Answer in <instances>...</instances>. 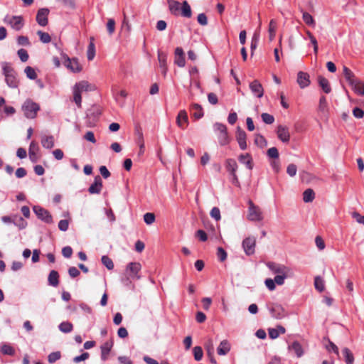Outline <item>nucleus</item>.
I'll return each instance as SVG.
<instances>
[{
  "mask_svg": "<svg viewBox=\"0 0 364 364\" xmlns=\"http://www.w3.org/2000/svg\"><path fill=\"white\" fill-rule=\"evenodd\" d=\"M38 36H39L40 41L43 43H48L51 41V38L48 33L38 31L37 32Z\"/></svg>",
  "mask_w": 364,
  "mask_h": 364,
  "instance_id": "a18cd8bd",
  "label": "nucleus"
},
{
  "mask_svg": "<svg viewBox=\"0 0 364 364\" xmlns=\"http://www.w3.org/2000/svg\"><path fill=\"white\" fill-rule=\"evenodd\" d=\"M215 132L217 134L219 144L225 146L229 144L230 139L228 136L227 127L221 123L216 122L213 125Z\"/></svg>",
  "mask_w": 364,
  "mask_h": 364,
  "instance_id": "20e7f679",
  "label": "nucleus"
},
{
  "mask_svg": "<svg viewBox=\"0 0 364 364\" xmlns=\"http://www.w3.org/2000/svg\"><path fill=\"white\" fill-rule=\"evenodd\" d=\"M267 154L269 158L278 159V157H279V151L276 147L269 148L267 150Z\"/></svg>",
  "mask_w": 364,
  "mask_h": 364,
  "instance_id": "e2e57ef3",
  "label": "nucleus"
},
{
  "mask_svg": "<svg viewBox=\"0 0 364 364\" xmlns=\"http://www.w3.org/2000/svg\"><path fill=\"white\" fill-rule=\"evenodd\" d=\"M14 224L20 229H23L27 225L26 221L21 217L16 218V220L14 221Z\"/></svg>",
  "mask_w": 364,
  "mask_h": 364,
  "instance_id": "69168bd1",
  "label": "nucleus"
},
{
  "mask_svg": "<svg viewBox=\"0 0 364 364\" xmlns=\"http://www.w3.org/2000/svg\"><path fill=\"white\" fill-rule=\"evenodd\" d=\"M318 81L320 87L322 88L325 93L328 94L331 92V87L329 84V81L326 78L322 76H319Z\"/></svg>",
  "mask_w": 364,
  "mask_h": 364,
  "instance_id": "2f4dec72",
  "label": "nucleus"
},
{
  "mask_svg": "<svg viewBox=\"0 0 364 364\" xmlns=\"http://www.w3.org/2000/svg\"><path fill=\"white\" fill-rule=\"evenodd\" d=\"M102 264L109 270L112 269L114 268V263L112 260L106 255H104L102 257Z\"/></svg>",
  "mask_w": 364,
  "mask_h": 364,
  "instance_id": "49530a36",
  "label": "nucleus"
},
{
  "mask_svg": "<svg viewBox=\"0 0 364 364\" xmlns=\"http://www.w3.org/2000/svg\"><path fill=\"white\" fill-rule=\"evenodd\" d=\"M193 115L196 119H200L203 116V111L201 106L198 104H193L191 106Z\"/></svg>",
  "mask_w": 364,
  "mask_h": 364,
  "instance_id": "58836bf2",
  "label": "nucleus"
},
{
  "mask_svg": "<svg viewBox=\"0 0 364 364\" xmlns=\"http://www.w3.org/2000/svg\"><path fill=\"white\" fill-rule=\"evenodd\" d=\"M1 68L6 85L11 88H17L19 81L17 78V73L14 69L6 62L1 64Z\"/></svg>",
  "mask_w": 364,
  "mask_h": 364,
  "instance_id": "7ed1b4c3",
  "label": "nucleus"
},
{
  "mask_svg": "<svg viewBox=\"0 0 364 364\" xmlns=\"http://www.w3.org/2000/svg\"><path fill=\"white\" fill-rule=\"evenodd\" d=\"M17 43L20 46H29L31 43L28 38L24 36H20L17 38Z\"/></svg>",
  "mask_w": 364,
  "mask_h": 364,
  "instance_id": "bf43d9fd",
  "label": "nucleus"
},
{
  "mask_svg": "<svg viewBox=\"0 0 364 364\" xmlns=\"http://www.w3.org/2000/svg\"><path fill=\"white\" fill-rule=\"evenodd\" d=\"M247 219L250 221H261L263 219L262 213L258 206L251 200L249 201Z\"/></svg>",
  "mask_w": 364,
  "mask_h": 364,
  "instance_id": "1a4fd4ad",
  "label": "nucleus"
},
{
  "mask_svg": "<svg viewBox=\"0 0 364 364\" xmlns=\"http://www.w3.org/2000/svg\"><path fill=\"white\" fill-rule=\"evenodd\" d=\"M225 166L227 168V171L231 174L236 173L237 169V164L235 159H228L226 160L225 162Z\"/></svg>",
  "mask_w": 364,
  "mask_h": 364,
  "instance_id": "c9c22d12",
  "label": "nucleus"
},
{
  "mask_svg": "<svg viewBox=\"0 0 364 364\" xmlns=\"http://www.w3.org/2000/svg\"><path fill=\"white\" fill-rule=\"evenodd\" d=\"M267 266L273 274H277V275L293 274L291 269L284 264L268 262Z\"/></svg>",
  "mask_w": 364,
  "mask_h": 364,
  "instance_id": "6e6552de",
  "label": "nucleus"
},
{
  "mask_svg": "<svg viewBox=\"0 0 364 364\" xmlns=\"http://www.w3.org/2000/svg\"><path fill=\"white\" fill-rule=\"evenodd\" d=\"M17 54L22 62H26L28 60L29 55L26 50L23 48L19 49Z\"/></svg>",
  "mask_w": 364,
  "mask_h": 364,
  "instance_id": "5fc2aeb1",
  "label": "nucleus"
},
{
  "mask_svg": "<svg viewBox=\"0 0 364 364\" xmlns=\"http://www.w3.org/2000/svg\"><path fill=\"white\" fill-rule=\"evenodd\" d=\"M166 55L162 52L158 53V60L159 63V67L161 68V73L164 75H166L167 72V67H166Z\"/></svg>",
  "mask_w": 364,
  "mask_h": 364,
  "instance_id": "cd10ccee",
  "label": "nucleus"
},
{
  "mask_svg": "<svg viewBox=\"0 0 364 364\" xmlns=\"http://www.w3.org/2000/svg\"><path fill=\"white\" fill-rule=\"evenodd\" d=\"M124 19L122 21V28H125L127 33H129L132 31L131 24L128 20L127 13L125 11L123 12Z\"/></svg>",
  "mask_w": 364,
  "mask_h": 364,
  "instance_id": "3c124183",
  "label": "nucleus"
},
{
  "mask_svg": "<svg viewBox=\"0 0 364 364\" xmlns=\"http://www.w3.org/2000/svg\"><path fill=\"white\" fill-rule=\"evenodd\" d=\"M112 341H107L101 346V359L105 361L112 348Z\"/></svg>",
  "mask_w": 364,
  "mask_h": 364,
  "instance_id": "393cba45",
  "label": "nucleus"
},
{
  "mask_svg": "<svg viewBox=\"0 0 364 364\" xmlns=\"http://www.w3.org/2000/svg\"><path fill=\"white\" fill-rule=\"evenodd\" d=\"M293 274H281V275H277L274 280L275 282V284L278 285H282L284 283V280L287 277H291Z\"/></svg>",
  "mask_w": 364,
  "mask_h": 364,
  "instance_id": "603ef678",
  "label": "nucleus"
},
{
  "mask_svg": "<svg viewBox=\"0 0 364 364\" xmlns=\"http://www.w3.org/2000/svg\"><path fill=\"white\" fill-rule=\"evenodd\" d=\"M4 22L16 31L21 30L25 23L21 16L6 15L4 18Z\"/></svg>",
  "mask_w": 364,
  "mask_h": 364,
  "instance_id": "423d86ee",
  "label": "nucleus"
},
{
  "mask_svg": "<svg viewBox=\"0 0 364 364\" xmlns=\"http://www.w3.org/2000/svg\"><path fill=\"white\" fill-rule=\"evenodd\" d=\"M217 256L220 261L223 262L227 259V252L223 247H219L217 249Z\"/></svg>",
  "mask_w": 364,
  "mask_h": 364,
  "instance_id": "4d7b16f0",
  "label": "nucleus"
},
{
  "mask_svg": "<svg viewBox=\"0 0 364 364\" xmlns=\"http://www.w3.org/2000/svg\"><path fill=\"white\" fill-rule=\"evenodd\" d=\"M250 89L252 94L258 98H261L264 95L263 87L257 80H255L250 83Z\"/></svg>",
  "mask_w": 364,
  "mask_h": 364,
  "instance_id": "2eb2a0df",
  "label": "nucleus"
},
{
  "mask_svg": "<svg viewBox=\"0 0 364 364\" xmlns=\"http://www.w3.org/2000/svg\"><path fill=\"white\" fill-rule=\"evenodd\" d=\"M350 86L357 95L364 96V82L363 81L358 79Z\"/></svg>",
  "mask_w": 364,
  "mask_h": 364,
  "instance_id": "7c9ffc66",
  "label": "nucleus"
},
{
  "mask_svg": "<svg viewBox=\"0 0 364 364\" xmlns=\"http://www.w3.org/2000/svg\"><path fill=\"white\" fill-rule=\"evenodd\" d=\"M277 137L284 143H288L290 140L289 128L284 125H279L277 129Z\"/></svg>",
  "mask_w": 364,
  "mask_h": 364,
  "instance_id": "4468645a",
  "label": "nucleus"
},
{
  "mask_svg": "<svg viewBox=\"0 0 364 364\" xmlns=\"http://www.w3.org/2000/svg\"><path fill=\"white\" fill-rule=\"evenodd\" d=\"M238 160H239L240 163L245 164L249 170H252L253 161H252V158L250 154L247 153L245 154H240L238 156Z\"/></svg>",
  "mask_w": 364,
  "mask_h": 364,
  "instance_id": "4be33fe9",
  "label": "nucleus"
},
{
  "mask_svg": "<svg viewBox=\"0 0 364 364\" xmlns=\"http://www.w3.org/2000/svg\"><path fill=\"white\" fill-rule=\"evenodd\" d=\"M210 216L214 218L216 221H218L221 218L220 209L217 207H214L210 210Z\"/></svg>",
  "mask_w": 364,
  "mask_h": 364,
  "instance_id": "13d9d810",
  "label": "nucleus"
},
{
  "mask_svg": "<svg viewBox=\"0 0 364 364\" xmlns=\"http://www.w3.org/2000/svg\"><path fill=\"white\" fill-rule=\"evenodd\" d=\"M315 198V193L311 188H308L303 193V200L305 203H311Z\"/></svg>",
  "mask_w": 364,
  "mask_h": 364,
  "instance_id": "ea45409f",
  "label": "nucleus"
},
{
  "mask_svg": "<svg viewBox=\"0 0 364 364\" xmlns=\"http://www.w3.org/2000/svg\"><path fill=\"white\" fill-rule=\"evenodd\" d=\"M314 287L316 290H318L319 292H322L325 289L324 285V281L323 279L317 276L314 279Z\"/></svg>",
  "mask_w": 364,
  "mask_h": 364,
  "instance_id": "37998d69",
  "label": "nucleus"
},
{
  "mask_svg": "<svg viewBox=\"0 0 364 364\" xmlns=\"http://www.w3.org/2000/svg\"><path fill=\"white\" fill-rule=\"evenodd\" d=\"M175 63L181 68L184 67L186 65L184 53L180 47L176 48L175 50Z\"/></svg>",
  "mask_w": 364,
  "mask_h": 364,
  "instance_id": "412c9836",
  "label": "nucleus"
},
{
  "mask_svg": "<svg viewBox=\"0 0 364 364\" xmlns=\"http://www.w3.org/2000/svg\"><path fill=\"white\" fill-rule=\"evenodd\" d=\"M95 56V46L94 43V38H90V42L89 43L87 51V57L88 60H92Z\"/></svg>",
  "mask_w": 364,
  "mask_h": 364,
  "instance_id": "4c0bfd02",
  "label": "nucleus"
},
{
  "mask_svg": "<svg viewBox=\"0 0 364 364\" xmlns=\"http://www.w3.org/2000/svg\"><path fill=\"white\" fill-rule=\"evenodd\" d=\"M352 217L356 220L357 223L364 225V216L361 215L357 212L352 213Z\"/></svg>",
  "mask_w": 364,
  "mask_h": 364,
  "instance_id": "774afa93",
  "label": "nucleus"
},
{
  "mask_svg": "<svg viewBox=\"0 0 364 364\" xmlns=\"http://www.w3.org/2000/svg\"><path fill=\"white\" fill-rule=\"evenodd\" d=\"M95 89V85L89 83L86 80L80 81L74 85L73 88V101L78 108H80L82 106V93L93 91Z\"/></svg>",
  "mask_w": 364,
  "mask_h": 364,
  "instance_id": "f257e3e1",
  "label": "nucleus"
},
{
  "mask_svg": "<svg viewBox=\"0 0 364 364\" xmlns=\"http://www.w3.org/2000/svg\"><path fill=\"white\" fill-rule=\"evenodd\" d=\"M197 21L201 26H206L208 24V18L205 14L202 13L198 15Z\"/></svg>",
  "mask_w": 364,
  "mask_h": 364,
  "instance_id": "338daca9",
  "label": "nucleus"
},
{
  "mask_svg": "<svg viewBox=\"0 0 364 364\" xmlns=\"http://www.w3.org/2000/svg\"><path fill=\"white\" fill-rule=\"evenodd\" d=\"M230 348L231 346L229 341L228 340H223L220 343L217 348L218 354L220 355H225L229 353Z\"/></svg>",
  "mask_w": 364,
  "mask_h": 364,
  "instance_id": "b1692460",
  "label": "nucleus"
},
{
  "mask_svg": "<svg viewBox=\"0 0 364 364\" xmlns=\"http://www.w3.org/2000/svg\"><path fill=\"white\" fill-rule=\"evenodd\" d=\"M296 166L294 164H289L287 168V173L291 177L294 176L296 174Z\"/></svg>",
  "mask_w": 364,
  "mask_h": 364,
  "instance_id": "0e129e2a",
  "label": "nucleus"
},
{
  "mask_svg": "<svg viewBox=\"0 0 364 364\" xmlns=\"http://www.w3.org/2000/svg\"><path fill=\"white\" fill-rule=\"evenodd\" d=\"M168 9L170 12L175 16H178L180 14L183 17L191 18L192 16V11L190 5L186 1H183L182 4L176 0H167Z\"/></svg>",
  "mask_w": 364,
  "mask_h": 364,
  "instance_id": "f03ea898",
  "label": "nucleus"
},
{
  "mask_svg": "<svg viewBox=\"0 0 364 364\" xmlns=\"http://www.w3.org/2000/svg\"><path fill=\"white\" fill-rule=\"evenodd\" d=\"M24 73L26 77L30 80H35L37 77V74L34 68H33L31 66L26 67V68L24 69Z\"/></svg>",
  "mask_w": 364,
  "mask_h": 364,
  "instance_id": "c03bdc74",
  "label": "nucleus"
},
{
  "mask_svg": "<svg viewBox=\"0 0 364 364\" xmlns=\"http://www.w3.org/2000/svg\"><path fill=\"white\" fill-rule=\"evenodd\" d=\"M343 73L350 85H353V83H355V82L358 80V78L355 77L354 73L346 66H343Z\"/></svg>",
  "mask_w": 364,
  "mask_h": 364,
  "instance_id": "c756f323",
  "label": "nucleus"
},
{
  "mask_svg": "<svg viewBox=\"0 0 364 364\" xmlns=\"http://www.w3.org/2000/svg\"><path fill=\"white\" fill-rule=\"evenodd\" d=\"M297 83L301 89L307 87L310 83V77L307 73L299 71L297 73Z\"/></svg>",
  "mask_w": 364,
  "mask_h": 364,
  "instance_id": "a211bd4d",
  "label": "nucleus"
},
{
  "mask_svg": "<svg viewBox=\"0 0 364 364\" xmlns=\"http://www.w3.org/2000/svg\"><path fill=\"white\" fill-rule=\"evenodd\" d=\"M176 124L181 129H185L188 125V117L186 110H181L176 117Z\"/></svg>",
  "mask_w": 364,
  "mask_h": 364,
  "instance_id": "dca6fc26",
  "label": "nucleus"
},
{
  "mask_svg": "<svg viewBox=\"0 0 364 364\" xmlns=\"http://www.w3.org/2000/svg\"><path fill=\"white\" fill-rule=\"evenodd\" d=\"M342 353L344 357V360L346 364H353L354 355L350 350L348 348H344L342 350Z\"/></svg>",
  "mask_w": 364,
  "mask_h": 364,
  "instance_id": "f704fd0d",
  "label": "nucleus"
},
{
  "mask_svg": "<svg viewBox=\"0 0 364 364\" xmlns=\"http://www.w3.org/2000/svg\"><path fill=\"white\" fill-rule=\"evenodd\" d=\"M236 139L239 144L240 148L242 150H245L247 149V142H246L247 134L245 132V131L241 129L240 127L237 128Z\"/></svg>",
  "mask_w": 364,
  "mask_h": 364,
  "instance_id": "6ab92c4d",
  "label": "nucleus"
},
{
  "mask_svg": "<svg viewBox=\"0 0 364 364\" xmlns=\"http://www.w3.org/2000/svg\"><path fill=\"white\" fill-rule=\"evenodd\" d=\"M194 358L196 360L199 361L202 359L203 353L201 347L196 346L193 348Z\"/></svg>",
  "mask_w": 364,
  "mask_h": 364,
  "instance_id": "8fccbe9b",
  "label": "nucleus"
},
{
  "mask_svg": "<svg viewBox=\"0 0 364 364\" xmlns=\"http://www.w3.org/2000/svg\"><path fill=\"white\" fill-rule=\"evenodd\" d=\"M259 39V35L257 33H255L252 38V41H251L252 53H253L254 50L257 47Z\"/></svg>",
  "mask_w": 364,
  "mask_h": 364,
  "instance_id": "680f3d73",
  "label": "nucleus"
},
{
  "mask_svg": "<svg viewBox=\"0 0 364 364\" xmlns=\"http://www.w3.org/2000/svg\"><path fill=\"white\" fill-rule=\"evenodd\" d=\"M261 117L262 121L267 124H272L274 122V116L268 113H262Z\"/></svg>",
  "mask_w": 364,
  "mask_h": 364,
  "instance_id": "de8ad7c7",
  "label": "nucleus"
},
{
  "mask_svg": "<svg viewBox=\"0 0 364 364\" xmlns=\"http://www.w3.org/2000/svg\"><path fill=\"white\" fill-rule=\"evenodd\" d=\"M102 181L100 176L95 178L94 183L89 187L88 191L91 194H98L101 192Z\"/></svg>",
  "mask_w": 364,
  "mask_h": 364,
  "instance_id": "aec40b11",
  "label": "nucleus"
},
{
  "mask_svg": "<svg viewBox=\"0 0 364 364\" xmlns=\"http://www.w3.org/2000/svg\"><path fill=\"white\" fill-rule=\"evenodd\" d=\"M59 330L63 333H70L73 331V326L70 322L63 321L58 326Z\"/></svg>",
  "mask_w": 364,
  "mask_h": 364,
  "instance_id": "a19ab883",
  "label": "nucleus"
},
{
  "mask_svg": "<svg viewBox=\"0 0 364 364\" xmlns=\"http://www.w3.org/2000/svg\"><path fill=\"white\" fill-rule=\"evenodd\" d=\"M33 211L37 217L46 223H52L53 218L50 213L41 206H34Z\"/></svg>",
  "mask_w": 364,
  "mask_h": 364,
  "instance_id": "9d476101",
  "label": "nucleus"
},
{
  "mask_svg": "<svg viewBox=\"0 0 364 364\" xmlns=\"http://www.w3.org/2000/svg\"><path fill=\"white\" fill-rule=\"evenodd\" d=\"M41 144L43 148L47 149H52L55 145V140L53 136H42Z\"/></svg>",
  "mask_w": 364,
  "mask_h": 364,
  "instance_id": "bb28decb",
  "label": "nucleus"
},
{
  "mask_svg": "<svg viewBox=\"0 0 364 364\" xmlns=\"http://www.w3.org/2000/svg\"><path fill=\"white\" fill-rule=\"evenodd\" d=\"M343 73L350 85H353V83H355V82L358 80V78L355 77L354 73L346 66H343Z\"/></svg>",
  "mask_w": 364,
  "mask_h": 364,
  "instance_id": "c85d7f7f",
  "label": "nucleus"
},
{
  "mask_svg": "<svg viewBox=\"0 0 364 364\" xmlns=\"http://www.w3.org/2000/svg\"><path fill=\"white\" fill-rule=\"evenodd\" d=\"M155 215L152 213H146L144 215V220L146 224L151 225L155 221Z\"/></svg>",
  "mask_w": 364,
  "mask_h": 364,
  "instance_id": "09e8293b",
  "label": "nucleus"
},
{
  "mask_svg": "<svg viewBox=\"0 0 364 364\" xmlns=\"http://www.w3.org/2000/svg\"><path fill=\"white\" fill-rule=\"evenodd\" d=\"M38 151H39V146L38 144L32 141L29 145L28 149V155L29 159L33 163H36L38 161L39 156H38Z\"/></svg>",
  "mask_w": 364,
  "mask_h": 364,
  "instance_id": "f3484780",
  "label": "nucleus"
},
{
  "mask_svg": "<svg viewBox=\"0 0 364 364\" xmlns=\"http://www.w3.org/2000/svg\"><path fill=\"white\" fill-rule=\"evenodd\" d=\"M59 275L58 272L55 270L50 271L48 275V283L50 285L53 287H57L59 284Z\"/></svg>",
  "mask_w": 364,
  "mask_h": 364,
  "instance_id": "e433bc0d",
  "label": "nucleus"
},
{
  "mask_svg": "<svg viewBox=\"0 0 364 364\" xmlns=\"http://www.w3.org/2000/svg\"><path fill=\"white\" fill-rule=\"evenodd\" d=\"M299 10L302 14V19L304 22L307 26L314 28L316 26V22L313 16L309 13L304 11L302 8H300Z\"/></svg>",
  "mask_w": 364,
  "mask_h": 364,
  "instance_id": "a878e982",
  "label": "nucleus"
},
{
  "mask_svg": "<svg viewBox=\"0 0 364 364\" xmlns=\"http://www.w3.org/2000/svg\"><path fill=\"white\" fill-rule=\"evenodd\" d=\"M255 142L257 146H259L260 147H264L267 145L266 139H264V137L263 136L259 135V134H257L255 136Z\"/></svg>",
  "mask_w": 364,
  "mask_h": 364,
  "instance_id": "864d4df0",
  "label": "nucleus"
},
{
  "mask_svg": "<svg viewBox=\"0 0 364 364\" xmlns=\"http://www.w3.org/2000/svg\"><path fill=\"white\" fill-rule=\"evenodd\" d=\"M107 29L109 35H112L115 30V21L113 18H109L107 23Z\"/></svg>",
  "mask_w": 364,
  "mask_h": 364,
  "instance_id": "052dcab7",
  "label": "nucleus"
},
{
  "mask_svg": "<svg viewBox=\"0 0 364 364\" xmlns=\"http://www.w3.org/2000/svg\"><path fill=\"white\" fill-rule=\"evenodd\" d=\"M49 14V9L46 8L40 9L36 15V21L41 26H46L48 23V16Z\"/></svg>",
  "mask_w": 364,
  "mask_h": 364,
  "instance_id": "ddd939ff",
  "label": "nucleus"
},
{
  "mask_svg": "<svg viewBox=\"0 0 364 364\" xmlns=\"http://www.w3.org/2000/svg\"><path fill=\"white\" fill-rule=\"evenodd\" d=\"M318 110L323 114L328 112V103L325 96H321L320 97Z\"/></svg>",
  "mask_w": 364,
  "mask_h": 364,
  "instance_id": "79ce46f5",
  "label": "nucleus"
},
{
  "mask_svg": "<svg viewBox=\"0 0 364 364\" xmlns=\"http://www.w3.org/2000/svg\"><path fill=\"white\" fill-rule=\"evenodd\" d=\"M290 350H293L297 357L300 358L304 354V350L301 345L298 341H294L291 346H289Z\"/></svg>",
  "mask_w": 364,
  "mask_h": 364,
  "instance_id": "473e14b6",
  "label": "nucleus"
},
{
  "mask_svg": "<svg viewBox=\"0 0 364 364\" xmlns=\"http://www.w3.org/2000/svg\"><path fill=\"white\" fill-rule=\"evenodd\" d=\"M39 109V105L31 100H26L22 105L24 115L29 119H34Z\"/></svg>",
  "mask_w": 364,
  "mask_h": 364,
  "instance_id": "39448f33",
  "label": "nucleus"
},
{
  "mask_svg": "<svg viewBox=\"0 0 364 364\" xmlns=\"http://www.w3.org/2000/svg\"><path fill=\"white\" fill-rule=\"evenodd\" d=\"M141 269V264L139 262H129L125 269V274L127 276V279H140L141 276L139 275V272Z\"/></svg>",
  "mask_w": 364,
  "mask_h": 364,
  "instance_id": "0eeeda50",
  "label": "nucleus"
},
{
  "mask_svg": "<svg viewBox=\"0 0 364 364\" xmlns=\"http://www.w3.org/2000/svg\"><path fill=\"white\" fill-rule=\"evenodd\" d=\"M277 21L275 19H271L268 26V37L269 41H272L276 36V32L277 30Z\"/></svg>",
  "mask_w": 364,
  "mask_h": 364,
  "instance_id": "5701e85b",
  "label": "nucleus"
},
{
  "mask_svg": "<svg viewBox=\"0 0 364 364\" xmlns=\"http://www.w3.org/2000/svg\"><path fill=\"white\" fill-rule=\"evenodd\" d=\"M60 353L59 351L53 352L48 356V360L49 363H53L60 358Z\"/></svg>",
  "mask_w": 364,
  "mask_h": 364,
  "instance_id": "6e6d98bb",
  "label": "nucleus"
},
{
  "mask_svg": "<svg viewBox=\"0 0 364 364\" xmlns=\"http://www.w3.org/2000/svg\"><path fill=\"white\" fill-rule=\"evenodd\" d=\"M1 353L4 355H14L15 349L9 343H3L0 346Z\"/></svg>",
  "mask_w": 364,
  "mask_h": 364,
  "instance_id": "72a5a7b5",
  "label": "nucleus"
},
{
  "mask_svg": "<svg viewBox=\"0 0 364 364\" xmlns=\"http://www.w3.org/2000/svg\"><path fill=\"white\" fill-rule=\"evenodd\" d=\"M256 239L254 237H248L242 241V247L247 255L255 253Z\"/></svg>",
  "mask_w": 364,
  "mask_h": 364,
  "instance_id": "9b49d317",
  "label": "nucleus"
},
{
  "mask_svg": "<svg viewBox=\"0 0 364 364\" xmlns=\"http://www.w3.org/2000/svg\"><path fill=\"white\" fill-rule=\"evenodd\" d=\"M63 63L73 73H80L82 70V66L77 58H70L66 56Z\"/></svg>",
  "mask_w": 364,
  "mask_h": 364,
  "instance_id": "f8f14e48",
  "label": "nucleus"
}]
</instances>
